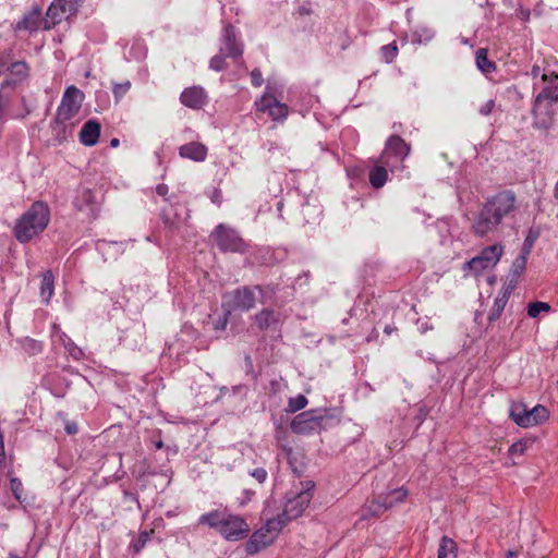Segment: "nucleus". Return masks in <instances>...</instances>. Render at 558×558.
<instances>
[{"mask_svg":"<svg viewBox=\"0 0 558 558\" xmlns=\"http://www.w3.org/2000/svg\"><path fill=\"white\" fill-rule=\"evenodd\" d=\"M549 416L548 410L541 404L527 409L524 403H513L510 409V417L520 427H532L545 422Z\"/></svg>","mask_w":558,"mask_h":558,"instance_id":"39448f33","label":"nucleus"},{"mask_svg":"<svg viewBox=\"0 0 558 558\" xmlns=\"http://www.w3.org/2000/svg\"><path fill=\"white\" fill-rule=\"evenodd\" d=\"M10 487H11V492L14 496V498L16 500H19L20 502L23 501V492H24V487H23V484L21 482L20 478L17 477H11L10 478Z\"/></svg>","mask_w":558,"mask_h":558,"instance_id":"58836bf2","label":"nucleus"},{"mask_svg":"<svg viewBox=\"0 0 558 558\" xmlns=\"http://www.w3.org/2000/svg\"><path fill=\"white\" fill-rule=\"evenodd\" d=\"M54 290V277L51 270H47L43 274L40 284V295L46 302H49Z\"/></svg>","mask_w":558,"mask_h":558,"instance_id":"c756f323","label":"nucleus"},{"mask_svg":"<svg viewBox=\"0 0 558 558\" xmlns=\"http://www.w3.org/2000/svg\"><path fill=\"white\" fill-rule=\"evenodd\" d=\"M392 493H393V489L390 490L389 493H387L386 495H380L379 497L381 499H387V501H393Z\"/></svg>","mask_w":558,"mask_h":558,"instance_id":"052dcab7","label":"nucleus"},{"mask_svg":"<svg viewBox=\"0 0 558 558\" xmlns=\"http://www.w3.org/2000/svg\"><path fill=\"white\" fill-rule=\"evenodd\" d=\"M251 80H252V84L255 86V87H259L262 86L263 84V75H262V72L258 70V69H254L252 72H251Z\"/></svg>","mask_w":558,"mask_h":558,"instance_id":"8fccbe9b","label":"nucleus"},{"mask_svg":"<svg viewBox=\"0 0 558 558\" xmlns=\"http://www.w3.org/2000/svg\"><path fill=\"white\" fill-rule=\"evenodd\" d=\"M254 105L257 111L267 113L276 122H283L288 118V106L268 93L256 99Z\"/></svg>","mask_w":558,"mask_h":558,"instance_id":"1a4fd4ad","label":"nucleus"},{"mask_svg":"<svg viewBox=\"0 0 558 558\" xmlns=\"http://www.w3.org/2000/svg\"><path fill=\"white\" fill-rule=\"evenodd\" d=\"M546 72L545 70L542 71L541 66L537 65V64H534L531 69V71L529 72V75L533 78H536L537 76H542V74Z\"/></svg>","mask_w":558,"mask_h":558,"instance_id":"864d4df0","label":"nucleus"},{"mask_svg":"<svg viewBox=\"0 0 558 558\" xmlns=\"http://www.w3.org/2000/svg\"><path fill=\"white\" fill-rule=\"evenodd\" d=\"M395 330H396V328H395V327H391V326L387 325V326L385 327V329H384V332H385L386 335H388V336H389V335H391Z\"/></svg>","mask_w":558,"mask_h":558,"instance_id":"e2e57ef3","label":"nucleus"},{"mask_svg":"<svg viewBox=\"0 0 558 558\" xmlns=\"http://www.w3.org/2000/svg\"><path fill=\"white\" fill-rule=\"evenodd\" d=\"M387 166H375L368 173V180L374 189L383 187L388 180Z\"/></svg>","mask_w":558,"mask_h":558,"instance_id":"cd10ccee","label":"nucleus"},{"mask_svg":"<svg viewBox=\"0 0 558 558\" xmlns=\"http://www.w3.org/2000/svg\"><path fill=\"white\" fill-rule=\"evenodd\" d=\"M150 539V534L147 531H143L140 533L136 541L133 542L132 548L134 553H140Z\"/></svg>","mask_w":558,"mask_h":558,"instance_id":"c03bdc74","label":"nucleus"},{"mask_svg":"<svg viewBox=\"0 0 558 558\" xmlns=\"http://www.w3.org/2000/svg\"><path fill=\"white\" fill-rule=\"evenodd\" d=\"M169 192V187L167 184L160 183L156 186V193L162 197H165Z\"/></svg>","mask_w":558,"mask_h":558,"instance_id":"5fc2aeb1","label":"nucleus"},{"mask_svg":"<svg viewBox=\"0 0 558 558\" xmlns=\"http://www.w3.org/2000/svg\"><path fill=\"white\" fill-rule=\"evenodd\" d=\"M156 446H157V448H161V447H162V442H161V441H159V442H157V445H156Z\"/></svg>","mask_w":558,"mask_h":558,"instance_id":"338daca9","label":"nucleus"},{"mask_svg":"<svg viewBox=\"0 0 558 558\" xmlns=\"http://www.w3.org/2000/svg\"><path fill=\"white\" fill-rule=\"evenodd\" d=\"M274 541V536L267 533L264 527H260L255 531L246 542L245 551L248 555H255L272 544Z\"/></svg>","mask_w":558,"mask_h":558,"instance_id":"6ab92c4d","label":"nucleus"},{"mask_svg":"<svg viewBox=\"0 0 558 558\" xmlns=\"http://www.w3.org/2000/svg\"><path fill=\"white\" fill-rule=\"evenodd\" d=\"M438 558H457V544L448 537L442 536L438 548Z\"/></svg>","mask_w":558,"mask_h":558,"instance_id":"7c9ffc66","label":"nucleus"},{"mask_svg":"<svg viewBox=\"0 0 558 558\" xmlns=\"http://www.w3.org/2000/svg\"><path fill=\"white\" fill-rule=\"evenodd\" d=\"M73 204L77 210L87 214L92 218H96L99 213L100 201L96 192L88 187L77 191Z\"/></svg>","mask_w":558,"mask_h":558,"instance_id":"4468645a","label":"nucleus"},{"mask_svg":"<svg viewBox=\"0 0 558 558\" xmlns=\"http://www.w3.org/2000/svg\"><path fill=\"white\" fill-rule=\"evenodd\" d=\"M250 532V526L244 518L238 515L228 513L226 514V518L223 520V523L221 525V529L219 533L227 539V541H239L247 536Z\"/></svg>","mask_w":558,"mask_h":558,"instance_id":"9b49d317","label":"nucleus"},{"mask_svg":"<svg viewBox=\"0 0 558 558\" xmlns=\"http://www.w3.org/2000/svg\"><path fill=\"white\" fill-rule=\"evenodd\" d=\"M220 52L229 58H240L243 53L242 44L236 41L235 29L231 24L223 28Z\"/></svg>","mask_w":558,"mask_h":558,"instance_id":"dca6fc26","label":"nucleus"},{"mask_svg":"<svg viewBox=\"0 0 558 558\" xmlns=\"http://www.w3.org/2000/svg\"><path fill=\"white\" fill-rule=\"evenodd\" d=\"M298 13L300 15H308L311 13V9L305 7V5H301L299 9H298Z\"/></svg>","mask_w":558,"mask_h":558,"instance_id":"bf43d9fd","label":"nucleus"},{"mask_svg":"<svg viewBox=\"0 0 558 558\" xmlns=\"http://www.w3.org/2000/svg\"><path fill=\"white\" fill-rule=\"evenodd\" d=\"M163 222L169 225L171 228H177V225L173 221H170L166 215L162 216Z\"/></svg>","mask_w":558,"mask_h":558,"instance_id":"680f3d73","label":"nucleus"},{"mask_svg":"<svg viewBox=\"0 0 558 558\" xmlns=\"http://www.w3.org/2000/svg\"><path fill=\"white\" fill-rule=\"evenodd\" d=\"M519 210L517 194L512 190H502L483 204L472 222V232L480 238L493 233L505 219L513 218Z\"/></svg>","mask_w":558,"mask_h":558,"instance_id":"f257e3e1","label":"nucleus"},{"mask_svg":"<svg viewBox=\"0 0 558 558\" xmlns=\"http://www.w3.org/2000/svg\"><path fill=\"white\" fill-rule=\"evenodd\" d=\"M313 487L314 484L308 482L305 489L287 499L283 509V515L287 520L296 519L305 511L312 499L311 489Z\"/></svg>","mask_w":558,"mask_h":558,"instance_id":"f8f14e48","label":"nucleus"},{"mask_svg":"<svg viewBox=\"0 0 558 558\" xmlns=\"http://www.w3.org/2000/svg\"><path fill=\"white\" fill-rule=\"evenodd\" d=\"M9 69L8 62L3 56H0V76Z\"/></svg>","mask_w":558,"mask_h":558,"instance_id":"6e6d98bb","label":"nucleus"},{"mask_svg":"<svg viewBox=\"0 0 558 558\" xmlns=\"http://www.w3.org/2000/svg\"><path fill=\"white\" fill-rule=\"evenodd\" d=\"M8 70H10L11 73L17 76L20 80H23L28 75V66L24 61L12 63Z\"/></svg>","mask_w":558,"mask_h":558,"instance_id":"4c0bfd02","label":"nucleus"},{"mask_svg":"<svg viewBox=\"0 0 558 558\" xmlns=\"http://www.w3.org/2000/svg\"><path fill=\"white\" fill-rule=\"evenodd\" d=\"M509 299V293L507 291L500 292L494 301V305L488 313V320L490 323L497 320L502 311L505 310Z\"/></svg>","mask_w":558,"mask_h":558,"instance_id":"c85d7f7f","label":"nucleus"},{"mask_svg":"<svg viewBox=\"0 0 558 558\" xmlns=\"http://www.w3.org/2000/svg\"><path fill=\"white\" fill-rule=\"evenodd\" d=\"M131 82L124 81L122 83H114L112 87V93L116 100H120L131 88Z\"/></svg>","mask_w":558,"mask_h":558,"instance_id":"ea45409f","label":"nucleus"},{"mask_svg":"<svg viewBox=\"0 0 558 558\" xmlns=\"http://www.w3.org/2000/svg\"><path fill=\"white\" fill-rule=\"evenodd\" d=\"M74 124L71 120H59L56 114L53 122L51 123V132L53 140L57 144L64 143L73 132Z\"/></svg>","mask_w":558,"mask_h":558,"instance_id":"412c9836","label":"nucleus"},{"mask_svg":"<svg viewBox=\"0 0 558 558\" xmlns=\"http://www.w3.org/2000/svg\"><path fill=\"white\" fill-rule=\"evenodd\" d=\"M207 147L199 142H190L179 148V155L182 158L191 159L196 162L204 161L207 157Z\"/></svg>","mask_w":558,"mask_h":558,"instance_id":"aec40b11","label":"nucleus"},{"mask_svg":"<svg viewBox=\"0 0 558 558\" xmlns=\"http://www.w3.org/2000/svg\"><path fill=\"white\" fill-rule=\"evenodd\" d=\"M180 101L191 109H201L207 102V95L203 87L192 86L181 93Z\"/></svg>","mask_w":558,"mask_h":558,"instance_id":"f3484780","label":"nucleus"},{"mask_svg":"<svg viewBox=\"0 0 558 558\" xmlns=\"http://www.w3.org/2000/svg\"><path fill=\"white\" fill-rule=\"evenodd\" d=\"M221 192L220 191H215L213 196H211V201L213 203L217 204V205H220L221 204Z\"/></svg>","mask_w":558,"mask_h":558,"instance_id":"13d9d810","label":"nucleus"},{"mask_svg":"<svg viewBox=\"0 0 558 558\" xmlns=\"http://www.w3.org/2000/svg\"><path fill=\"white\" fill-rule=\"evenodd\" d=\"M227 512L220 510H213L204 513L198 518L199 525H208L209 527L216 529L218 532L221 529Z\"/></svg>","mask_w":558,"mask_h":558,"instance_id":"393cba45","label":"nucleus"},{"mask_svg":"<svg viewBox=\"0 0 558 558\" xmlns=\"http://www.w3.org/2000/svg\"><path fill=\"white\" fill-rule=\"evenodd\" d=\"M226 54L219 52L210 59L209 68L214 71L220 72L227 68Z\"/></svg>","mask_w":558,"mask_h":558,"instance_id":"a19ab883","label":"nucleus"},{"mask_svg":"<svg viewBox=\"0 0 558 558\" xmlns=\"http://www.w3.org/2000/svg\"><path fill=\"white\" fill-rule=\"evenodd\" d=\"M316 424L319 426V433L326 430L340 422L339 413L333 409H316Z\"/></svg>","mask_w":558,"mask_h":558,"instance_id":"5701e85b","label":"nucleus"},{"mask_svg":"<svg viewBox=\"0 0 558 558\" xmlns=\"http://www.w3.org/2000/svg\"><path fill=\"white\" fill-rule=\"evenodd\" d=\"M250 475L254 477L259 484H263L267 480V471L263 468H256L250 472Z\"/></svg>","mask_w":558,"mask_h":558,"instance_id":"de8ad7c7","label":"nucleus"},{"mask_svg":"<svg viewBox=\"0 0 558 558\" xmlns=\"http://www.w3.org/2000/svg\"><path fill=\"white\" fill-rule=\"evenodd\" d=\"M259 329L265 330L278 323V314L269 308H264L254 316Z\"/></svg>","mask_w":558,"mask_h":558,"instance_id":"a878e982","label":"nucleus"},{"mask_svg":"<svg viewBox=\"0 0 558 558\" xmlns=\"http://www.w3.org/2000/svg\"><path fill=\"white\" fill-rule=\"evenodd\" d=\"M550 310H551V306L546 302H541V301L531 302L527 305V315L531 318H536L539 315V313H542V312L548 313V312H550Z\"/></svg>","mask_w":558,"mask_h":558,"instance_id":"f704fd0d","label":"nucleus"},{"mask_svg":"<svg viewBox=\"0 0 558 558\" xmlns=\"http://www.w3.org/2000/svg\"><path fill=\"white\" fill-rule=\"evenodd\" d=\"M7 465V454L4 449V438H0V469Z\"/></svg>","mask_w":558,"mask_h":558,"instance_id":"603ef678","label":"nucleus"},{"mask_svg":"<svg viewBox=\"0 0 558 558\" xmlns=\"http://www.w3.org/2000/svg\"><path fill=\"white\" fill-rule=\"evenodd\" d=\"M398 46L397 41H392L388 45H385L380 48L379 53L383 61L386 63H391L398 56Z\"/></svg>","mask_w":558,"mask_h":558,"instance_id":"72a5a7b5","label":"nucleus"},{"mask_svg":"<svg viewBox=\"0 0 558 558\" xmlns=\"http://www.w3.org/2000/svg\"><path fill=\"white\" fill-rule=\"evenodd\" d=\"M99 135L100 124L95 120H88L80 132V141L86 146H94L97 144Z\"/></svg>","mask_w":558,"mask_h":558,"instance_id":"4be33fe9","label":"nucleus"},{"mask_svg":"<svg viewBox=\"0 0 558 558\" xmlns=\"http://www.w3.org/2000/svg\"><path fill=\"white\" fill-rule=\"evenodd\" d=\"M288 521L289 520H287L282 512L276 518L268 519L263 527L267 533H269L270 535L274 536V538H276Z\"/></svg>","mask_w":558,"mask_h":558,"instance_id":"2f4dec72","label":"nucleus"},{"mask_svg":"<svg viewBox=\"0 0 558 558\" xmlns=\"http://www.w3.org/2000/svg\"><path fill=\"white\" fill-rule=\"evenodd\" d=\"M256 304V298L254 291L248 287H242L235 289L232 292V307L247 312L252 310Z\"/></svg>","mask_w":558,"mask_h":558,"instance_id":"a211bd4d","label":"nucleus"},{"mask_svg":"<svg viewBox=\"0 0 558 558\" xmlns=\"http://www.w3.org/2000/svg\"><path fill=\"white\" fill-rule=\"evenodd\" d=\"M515 15L517 17H519L520 20L524 21V22H527L530 20V15H531V12L529 9H525L521 5H519L515 10Z\"/></svg>","mask_w":558,"mask_h":558,"instance_id":"3c124183","label":"nucleus"},{"mask_svg":"<svg viewBox=\"0 0 558 558\" xmlns=\"http://www.w3.org/2000/svg\"><path fill=\"white\" fill-rule=\"evenodd\" d=\"M84 0H54L44 19V29H51L63 20L75 15Z\"/></svg>","mask_w":558,"mask_h":558,"instance_id":"423d86ee","label":"nucleus"},{"mask_svg":"<svg viewBox=\"0 0 558 558\" xmlns=\"http://www.w3.org/2000/svg\"><path fill=\"white\" fill-rule=\"evenodd\" d=\"M65 432L69 434V435H73L77 432V425L75 423H68L65 425Z\"/></svg>","mask_w":558,"mask_h":558,"instance_id":"4d7b16f0","label":"nucleus"},{"mask_svg":"<svg viewBox=\"0 0 558 558\" xmlns=\"http://www.w3.org/2000/svg\"><path fill=\"white\" fill-rule=\"evenodd\" d=\"M50 208L41 201L34 202L15 221L13 234L25 244L38 238L50 222Z\"/></svg>","mask_w":558,"mask_h":558,"instance_id":"f03ea898","label":"nucleus"},{"mask_svg":"<svg viewBox=\"0 0 558 558\" xmlns=\"http://www.w3.org/2000/svg\"><path fill=\"white\" fill-rule=\"evenodd\" d=\"M410 150V145L403 138L399 135H391L386 142L379 161L385 166H391L389 159L395 157L399 162H402L409 156Z\"/></svg>","mask_w":558,"mask_h":558,"instance_id":"ddd939ff","label":"nucleus"},{"mask_svg":"<svg viewBox=\"0 0 558 558\" xmlns=\"http://www.w3.org/2000/svg\"><path fill=\"white\" fill-rule=\"evenodd\" d=\"M531 444L532 442L526 439H521V440L512 444L508 451L509 456L510 457L523 456Z\"/></svg>","mask_w":558,"mask_h":558,"instance_id":"e433bc0d","label":"nucleus"},{"mask_svg":"<svg viewBox=\"0 0 558 558\" xmlns=\"http://www.w3.org/2000/svg\"><path fill=\"white\" fill-rule=\"evenodd\" d=\"M504 254V246L501 244H493L484 247L478 255L471 258L465 265L474 276H481L483 272L492 270L496 267Z\"/></svg>","mask_w":558,"mask_h":558,"instance_id":"20e7f679","label":"nucleus"},{"mask_svg":"<svg viewBox=\"0 0 558 558\" xmlns=\"http://www.w3.org/2000/svg\"><path fill=\"white\" fill-rule=\"evenodd\" d=\"M84 94L75 86L66 87L61 102L57 109L59 120H71L77 116L81 110Z\"/></svg>","mask_w":558,"mask_h":558,"instance_id":"6e6552de","label":"nucleus"},{"mask_svg":"<svg viewBox=\"0 0 558 558\" xmlns=\"http://www.w3.org/2000/svg\"><path fill=\"white\" fill-rule=\"evenodd\" d=\"M542 81L545 86L535 97L532 109L533 126L548 130L554 121L553 102H558V74L556 72H544Z\"/></svg>","mask_w":558,"mask_h":558,"instance_id":"7ed1b4c3","label":"nucleus"},{"mask_svg":"<svg viewBox=\"0 0 558 558\" xmlns=\"http://www.w3.org/2000/svg\"><path fill=\"white\" fill-rule=\"evenodd\" d=\"M66 349H68V352L69 354L74 359V360H81L83 356H84V353L82 351L81 348H78L75 343H73L72 341H70L68 344H66Z\"/></svg>","mask_w":558,"mask_h":558,"instance_id":"49530a36","label":"nucleus"},{"mask_svg":"<svg viewBox=\"0 0 558 558\" xmlns=\"http://www.w3.org/2000/svg\"><path fill=\"white\" fill-rule=\"evenodd\" d=\"M307 399L303 395H298L296 397H292L288 401L287 411L290 413L298 412L304 409L307 405Z\"/></svg>","mask_w":558,"mask_h":558,"instance_id":"c9c22d12","label":"nucleus"},{"mask_svg":"<svg viewBox=\"0 0 558 558\" xmlns=\"http://www.w3.org/2000/svg\"><path fill=\"white\" fill-rule=\"evenodd\" d=\"M40 23L44 24V20L40 21V13L38 10L33 11L28 15H25L17 24V29H24L28 32H36L39 28Z\"/></svg>","mask_w":558,"mask_h":558,"instance_id":"bb28decb","label":"nucleus"},{"mask_svg":"<svg viewBox=\"0 0 558 558\" xmlns=\"http://www.w3.org/2000/svg\"><path fill=\"white\" fill-rule=\"evenodd\" d=\"M230 314V310H225L223 313L214 320L213 325L216 331H223L227 328Z\"/></svg>","mask_w":558,"mask_h":558,"instance_id":"79ce46f5","label":"nucleus"},{"mask_svg":"<svg viewBox=\"0 0 558 558\" xmlns=\"http://www.w3.org/2000/svg\"><path fill=\"white\" fill-rule=\"evenodd\" d=\"M495 108V100L490 99L488 101H486L485 104H483L480 109H478V112L482 114V116H488L492 113V111L494 110Z\"/></svg>","mask_w":558,"mask_h":558,"instance_id":"09e8293b","label":"nucleus"},{"mask_svg":"<svg viewBox=\"0 0 558 558\" xmlns=\"http://www.w3.org/2000/svg\"><path fill=\"white\" fill-rule=\"evenodd\" d=\"M110 146L111 147H118L119 146V140L118 138H112L111 142H110Z\"/></svg>","mask_w":558,"mask_h":558,"instance_id":"0e129e2a","label":"nucleus"},{"mask_svg":"<svg viewBox=\"0 0 558 558\" xmlns=\"http://www.w3.org/2000/svg\"><path fill=\"white\" fill-rule=\"evenodd\" d=\"M393 501H387L381 499L379 496L377 499L369 501L362 510V519H368L371 517H379L386 510L393 507L397 504L404 501L408 496V490L403 487L393 489L392 493Z\"/></svg>","mask_w":558,"mask_h":558,"instance_id":"9d476101","label":"nucleus"},{"mask_svg":"<svg viewBox=\"0 0 558 558\" xmlns=\"http://www.w3.org/2000/svg\"><path fill=\"white\" fill-rule=\"evenodd\" d=\"M22 350L28 355H37L43 351V343L36 339L24 337L17 340Z\"/></svg>","mask_w":558,"mask_h":558,"instance_id":"473e14b6","label":"nucleus"},{"mask_svg":"<svg viewBox=\"0 0 558 558\" xmlns=\"http://www.w3.org/2000/svg\"><path fill=\"white\" fill-rule=\"evenodd\" d=\"M475 63L477 69L485 75L492 74L496 71V63L488 59V50L480 48L475 52Z\"/></svg>","mask_w":558,"mask_h":558,"instance_id":"b1692460","label":"nucleus"},{"mask_svg":"<svg viewBox=\"0 0 558 558\" xmlns=\"http://www.w3.org/2000/svg\"><path fill=\"white\" fill-rule=\"evenodd\" d=\"M221 252L243 254L247 251L246 242L232 228L220 223L210 235Z\"/></svg>","mask_w":558,"mask_h":558,"instance_id":"0eeeda50","label":"nucleus"},{"mask_svg":"<svg viewBox=\"0 0 558 558\" xmlns=\"http://www.w3.org/2000/svg\"><path fill=\"white\" fill-rule=\"evenodd\" d=\"M536 238H537V235H534L532 232H529V234L526 235V238L524 240L521 255H524L526 257L530 255L532 247L536 241Z\"/></svg>","mask_w":558,"mask_h":558,"instance_id":"a18cd8bd","label":"nucleus"},{"mask_svg":"<svg viewBox=\"0 0 558 558\" xmlns=\"http://www.w3.org/2000/svg\"><path fill=\"white\" fill-rule=\"evenodd\" d=\"M527 257L524 255H519L512 263L511 271L514 276H520L523 274L526 267Z\"/></svg>","mask_w":558,"mask_h":558,"instance_id":"37998d69","label":"nucleus"},{"mask_svg":"<svg viewBox=\"0 0 558 558\" xmlns=\"http://www.w3.org/2000/svg\"><path fill=\"white\" fill-rule=\"evenodd\" d=\"M315 410L304 411L298 414L291 422V429L295 434L319 433V426L316 424Z\"/></svg>","mask_w":558,"mask_h":558,"instance_id":"2eb2a0df","label":"nucleus"},{"mask_svg":"<svg viewBox=\"0 0 558 558\" xmlns=\"http://www.w3.org/2000/svg\"><path fill=\"white\" fill-rule=\"evenodd\" d=\"M282 206H283V204L280 202V203L278 204V209H279V210H281V209H282Z\"/></svg>","mask_w":558,"mask_h":558,"instance_id":"69168bd1","label":"nucleus"}]
</instances>
